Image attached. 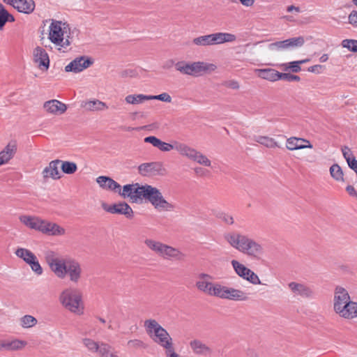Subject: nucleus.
Masks as SVG:
<instances>
[{
  "label": "nucleus",
  "instance_id": "864d4df0",
  "mask_svg": "<svg viewBox=\"0 0 357 357\" xmlns=\"http://www.w3.org/2000/svg\"><path fill=\"white\" fill-rule=\"evenodd\" d=\"M218 217L227 225H231L234 222L233 216L229 213H220Z\"/></svg>",
  "mask_w": 357,
  "mask_h": 357
},
{
  "label": "nucleus",
  "instance_id": "6ab92c4d",
  "mask_svg": "<svg viewBox=\"0 0 357 357\" xmlns=\"http://www.w3.org/2000/svg\"><path fill=\"white\" fill-rule=\"evenodd\" d=\"M43 109L48 114L59 116L66 112L67 106L58 100L52 99L45 101L43 105Z\"/></svg>",
  "mask_w": 357,
  "mask_h": 357
},
{
  "label": "nucleus",
  "instance_id": "72a5a7b5",
  "mask_svg": "<svg viewBox=\"0 0 357 357\" xmlns=\"http://www.w3.org/2000/svg\"><path fill=\"white\" fill-rule=\"evenodd\" d=\"M100 357H119L118 351L110 344L100 342L96 353Z\"/></svg>",
  "mask_w": 357,
  "mask_h": 357
},
{
  "label": "nucleus",
  "instance_id": "09e8293b",
  "mask_svg": "<svg viewBox=\"0 0 357 357\" xmlns=\"http://www.w3.org/2000/svg\"><path fill=\"white\" fill-rule=\"evenodd\" d=\"M127 345L128 348L132 349H146L147 347V344L139 339H132L128 340Z\"/></svg>",
  "mask_w": 357,
  "mask_h": 357
},
{
  "label": "nucleus",
  "instance_id": "c85d7f7f",
  "mask_svg": "<svg viewBox=\"0 0 357 357\" xmlns=\"http://www.w3.org/2000/svg\"><path fill=\"white\" fill-rule=\"evenodd\" d=\"M19 220L26 227L39 231L43 219L38 216L22 215Z\"/></svg>",
  "mask_w": 357,
  "mask_h": 357
},
{
  "label": "nucleus",
  "instance_id": "bf43d9fd",
  "mask_svg": "<svg viewBox=\"0 0 357 357\" xmlns=\"http://www.w3.org/2000/svg\"><path fill=\"white\" fill-rule=\"evenodd\" d=\"M346 190L350 195L357 197V192L352 185H348L346 188Z\"/></svg>",
  "mask_w": 357,
  "mask_h": 357
},
{
  "label": "nucleus",
  "instance_id": "b1692460",
  "mask_svg": "<svg viewBox=\"0 0 357 357\" xmlns=\"http://www.w3.org/2000/svg\"><path fill=\"white\" fill-rule=\"evenodd\" d=\"M192 353L196 356H206L212 354L213 350L206 343L199 339H193L189 342Z\"/></svg>",
  "mask_w": 357,
  "mask_h": 357
},
{
  "label": "nucleus",
  "instance_id": "338daca9",
  "mask_svg": "<svg viewBox=\"0 0 357 357\" xmlns=\"http://www.w3.org/2000/svg\"><path fill=\"white\" fill-rule=\"evenodd\" d=\"M99 320L101 323H103V324L105 323V320L102 318H99Z\"/></svg>",
  "mask_w": 357,
  "mask_h": 357
},
{
  "label": "nucleus",
  "instance_id": "4468645a",
  "mask_svg": "<svg viewBox=\"0 0 357 357\" xmlns=\"http://www.w3.org/2000/svg\"><path fill=\"white\" fill-rule=\"evenodd\" d=\"M27 344L26 340L17 337L0 339V351H20L25 349Z\"/></svg>",
  "mask_w": 357,
  "mask_h": 357
},
{
  "label": "nucleus",
  "instance_id": "c756f323",
  "mask_svg": "<svg viewBox=\"0 0 357 357\" xmlns=\"http://www.w3.org/2000/svg\"><path fill=\"white\" fill-rule=\"evenodd\" d=\"M211 278V277L208 274L202 273L199 275V280L196 282L197 288L208 296H210L214 284V283L206 280Z\"/></svg>",
  "mask_w": 357,
  "mask_h": 357
},
{
  "label": "nucleus",
  "instance_id": "aec40b11",
  "mask_svg": "<svg viewBox=\"0 0 357 357\" xmlns=\"http://www.w3.org/2000/svg\"><path fill=\"white\" fill-rule=\"evenodd\" d=\"M33 60L41 70H47L50 66L47 52L41 47H36L33 51Z\"/></svg>",
  "mask_w": 357,
  "mask_h": 357
},
{
  "label": "nucleus",
  "instance_id": "f257e3e1",
  "mask_svg": "<svg viewBox=\"0 0 357 357\" xmlns=\"http://www.w3.org/2000/svg\"><path fill=\"white\" fill-rule=\"evenodd\" d=\"M119 195L123 198H130L132 202L137 203L139 200L146 199L158 212H174L176 204L167 200L162 192L155 187L139 183L127 184L123 187Z\"/></svg>",
  "mask_w": 357,
  "mask_h": 357
},
{
  "label": "nucleus",
  "instance_id": "5701e85b",
  "mask_svg": "<svg viewBox=\"0 0 357 357\" xmlns=\"http://www.w3.org/2000/svg\"><path fill=\"white\" fill-rule=\"evenodd\" d=\"M288 287L291 293L296 296L307 298H312L314 296L312 289L303 283L291 282L288 284Z\"/></svg>",
  "mask_w": 357,
  "mask_h": 357
},
{
  "label": "nucleus",
  "instance_id": "8fccbe9b",
  "mask_svg": "<svg viewBox=\"0 0 357 357\" xmlns=\"http://www.w3.org/2000/svg\"><path fill=\"white\" fill-rule=\"evenodd\" d=\"M287 42L289 47H301L304 44L305 40L303 37L299 36L287 39Z\"/></svg>",
  "mask_w": 357,
  "mask_h": 357
},
{
  "label": "nucleus",
  "instance_id": "20e7f679",
  "mask_svg": "<svg viewBox=\"0 0 357 357\" xmlns=\"http://www.w3.org/2000/svg\"><path fill=\"white\" fill-rule=\"evenodd\" d=\"M60 304L68 312L75 315H82L84 313L85 305L82 292L77 289L68 287L64 289L59 296Z\"/></svg>",
  "mask_w": 357,
  "mask_h": 357
},
{
  "label": "nucleus",
  "instance_id": "052dcab7",
  "mask_svg": "<svg viewBox=\"0 0 357 357\" xmlns=\"http://www.w3.org/2000/svg\"><path fill=\"white\" fill-rule=\"evenodd\" d=\"M227 86L233 89H237L239 88V84L238 83L236 82V81H234V80H232V81H230L228 84H227Z\"/></svg>",
  "mask_w": 357,
  "mask_h": 357
},
{
  "label": "nucleus",
  "instance_id": "58836bf2",
  "mask_svg": "<svg viewBox=\"0 0 357 357\" xmlns=\"http://www.w3.org/2000/svg\"><path fill=\"white\" fill-rule=\"evenodd\" d=\"M19 321L20 326L23 328H32L35 326L38 323L37 319L34 317L29 314L22 316L20 319Z\"/></svg>",
  "mask_w": 357,
  "mask_h": 357
},
{
  "label": "nucleus",
  "instance_id": "c03bdc74",
  "mask_svg": "<svg viewBox=\"0 0 357 357\" xmlns=\"http://www.w3.org/2000/svg\"><path fill=\"white\" fill-rule=\"evenodd\" d=\"M355 319H357V301L351 300V302L343 319L353 320Z\"/></svg>",
  "mask_w": 357,
  "mask_h": 357
},
{
  "label": "nucleus",
  "instance_id": "f8f14e48",
  "mask_svg": "<svg viewBox=\"0 0 357 357\" xmlns=\"http://www.w3.org/2000/svg\"><path fill=\"white\" fill-rule=\"evenodd\" d=\"M66 277L73 284H78L82 280L83 278V268L78 261L74 259H68V266L65 273Z\"/></svg>",
  "mask_w": 357,
  "mask_h": 357
},
{
  "label": "nucleus",
  "instance_id": "a878e982",
  "mask_svg": "<svg viewBox=\"0 0 357 357\" xmlns=\"http://www.w3.org/2000/svg\"><path fill=\"white\" fill-rule=\"evenodd\" d=\"M60 163L61 160L58 159L51 161L43 170V177L45 179L52 178L53 180H58L61 178V174L59 170Z\"/></svg>",
  "mask_w": 357,
  "mask_h": 357
},
{
  "label": "nucleus",
  "instance_id": "4d7b16f0",
  "mask_svg": "<svg viewBox=\"0 0 357 357\" xmlns=\"http://www.w3.org/2000/svg\"><path fill=\"white\" fill-rule=\"evenodd\" d=\"M255 73L260 77L263 79L268 78V70L267 69H256Z\"/></svg>",
  "mask_w": 357,
  "mask_h": 357
},
{
  "label": "nucleus",
  "instance_id": "9b49d317",
  "mask_svg": "<svg viewBox=\"0 0 357 357\" xmlns=\"http://www.w3.org/2000/svg\"><path fill=\"white\" fill-rule=\"evenodd\" d=\"M15 254L17 257L20 258L27 264L30 266L31 271L37 275L43 274V268L41 267L37 257L31 250L24 248H18L15 250Z\"/></svg>",
  "mask_w": 357,
  "mask_h": 357
},
{
  "label": "nucleus",
  "instance_id": "c9c22d12",
  "mask_svg": "<svg viewBox=\"0 0 357 357\" xmlns=\"http://www.w3.org/2000/svg\"><path fill=\"white\" fill-rule=\"evenodd\" d=\"M146 100H149V96L144 94H129L125 97V102L128 105H139Z\"/></svg>",
  "mask_w": 357,
  "mask_h": 357
},
{
  "label": "nucleus",
  "instance_id": "0eeeda50",
  "mask_svg": "<svg viewBox=\"0 0 357 357\" xmlns=\"http://www.w3.org/2000/svg\"><path fill=\"white\" fill-rule=\"evenodd\" d=\"M145 245L158 256L165 259L183 261L185 255L179 249L151 238L144 241Z\"/></svg>",
  "mask_w": 357,
  "mask_h": 357
},
{
  "label": "nucleus",
  "instance_id": "4c0bfd02",
  "mask_svg": "<svg viewBox=\"0 0 357 357\" xmlns=\"http://www.w3.org/2000/svg\"><path fill=\"white\" fill-rule=\"evenodd\" d=\"M269 73H271L272 74H275L278 76V79H280L282 80H285L287 82H299L301 80V78L298 75H295L290 73H278L275 71V70L269 69ZM271 77V73H269V78Z\"/></svg>",
  "mask_w": 357,
  "mask_h": 357
},
{
  "label": "nucleus",
  "instance_id": "423d86ee",
  "mask_svg": "<svg viewBox=\"0 0 357 357\" xmlns=\"http://www.w3.org/2000/svg\"><path fill=\"white\" fill-rule=\"evenodd\" d=\"M175 68L183 75L197 77L214 73L218 66L213 63L206 61L188 62L181 61L176 63Z\"/></svg>",
  "mask_w": 357,
  "mask_h": 357
},
{
  "label": "nucleus",
  "instance_id": "39448f33",
  "mask_svg": "<svg viewBox=\"0 0 357 357\" xmlns=\"http://www.w3.org/2000/svg\"><path fill=\"white\" fill-rule=\"evenodd\" d=\"M68 29V24L66 22L52 20L51 24L49 26L48 39L59 51L66 52L71 44L70 36H65Z\"/></svg>",
  "mask_w": 357,
  "mask_h": 357
},
{
  "label": "nucleus",
  "instance_id": "412c9836",
  "mask_svg": "<svg viewBox=\"0 0 357 357\" xmlns=\"http://www.w3.org/2000/svg\"><path fill=\"white\" fill-rule=\"evenodd\" d=\"M4 3L12 6L19 12L25 14L31 13L35 8L33 0H3Z\"/></svg>",
  "mask_w": 357,
  "mask_h": 357
},
{
  "label": "nucleus",
  "instance_id": "cd10ccee",
  "mask_svg": "<svg viewBox=\"0 0 357 357\" xmlns=\"http://www.w3.org/2000/svg\"><path fill=\"white\" fill-rule=\"evenodd\" d=\"M286 147L290 151L312 149L313 146L310 142L304 138L292 137L287 140Z\"/></svg>",
  "mask_w": 357,
  "mask_h": 357
},
{
  "label": "nucleus",
  "instance_id": "7ed1b4c3",
  "mask_svg": "<svg viewBox=\"0 0 357 357\" xmlns=\"http://www.w3.org/2000/svg\"><path fill=\"white\" fill-rule=\"evenodd\" d=\"M225 238L231 247L248 255L259 257L263 252L261 245L248 236L229 233Z\"/></svg>",
  "mask_w": 357,
  "mask_h": 357
},
{
  "label": "nucleus",
  "instance_id": "774afa93",
  "mask_svg": "<svg viewBox=\"0 0 357 357\" xmlns=\"http://www.w3.org/2000/svg\"><path fill=\"white\" fill-rule=\"evenodd\" d=\"M352 2L357 7V0H352Z\"/></svg>",
  "mask_w": 357,
  "mask_h": 357
},
{
  "label": "nucleus",
  "instance_id": "49530a36",
  "mask_svg": "<svg viewBox=\"0 0 357 357\" xmlns=\"http://www.w3.org/2000/svg\"><path fill=\"white\" fill-rule=\"evenodd\" d=\"M341 45L349 52L357 53V40L356 39H344L341 42Z\"/></svg>",
  "mask_w": 357,
  "mask_h": 357
},
{
  "label": "nucleus",
  "instance_id": "680f3d73",
  "mask_svg": "<svg viewBox=\"0 0 357 357\" xmlns=\"http://www.w3.org/2000/svg\"><path fill=\"white\" fill-rule=\"evenodd\" d=\"M287 12H289V13H291L292 11H296L297 13H299L301 11L299 7H296L294 6H288L287 8Z\"/></svg>",
  "mask_w": 357,
  "mask_h": 357
},
{
  "label": "nucleus",
  "instance_id": "dca6fc26",
  "mask_svg": "<svg viewBox=\"0 0 357 357\" xmlns=\"http://www.w3.org/2000/svg\"><path fill=\"white\" fill-rule=\"evenodd\" d=\"M231 263L236 273L239 277L248 280V282L254 284L261 283L258 276L252 271L247 268L245 266L234 259L232 260Z\"/></svg>",
  "mask_w": 357,
  "mask_h": 357
},
{
  "label": "nucleus",
  "instance_id": "4be33fe9",
  "mask_svg": "<svg viewBox=\"0 0 357 357\" xmlns=\"http://www.w3.org/2000/svg\"><path fill=\"white\" fill-rule=\"evenodd\" d=\"M17 144L15 141L9 142L0 151V166L8 164L15 155Z\"/></svg>",
  "mask_w": 357,
  "mask_h": 357
},
{
  "label": "nucleus",
  "instance_id": "37998d69",
  "mask_svg": "<svg viewBox=\"0 0 357 357\" xmlns=\"http://www.w3.org/2000/svg\"><path fill=\"white\" fill-rule=\"evenodd\" d=\"M192 43L197 46H210L213 45L211 34L201 36L195 38Z\"/></svg>",
  "mask_w": 357,
  "mask_h": 357
},
{
  "label": "nucleus",
  "instance_id": "a19ab883",
  "mask_svg": "<svg viewBox=\"0 0 357 357\" xmlns=\"http://www.w3.org/2000/svg\"><path fill=\"white\" fill-rule=\"evenodd\" d=\"M227 287V286H224L220 283H214L210 296L225 299Z\"/></svg>",
  "mask_w": 357,
  "mask_h": 357
},
{
  "label": "nucleus",
  "instance_id": "ea45409f",
  "mask_svg": "<svg viewBox=\"0 0 357 357\" xmlns=\"http://www.w3.org/2000/svg\"><path fill=\"white\" fill-rule=\"evenodd\" d=\"M14 17L9 14L4 6L0 3V30H2L7 22H14Z\"/></svg>",
  "mask_w": 357,
  "mask_h": 357
},
{
  "label": "nucleus",
  "instance_id": "bb28decb",
  "mask_svg": "<svg viewBox=\"0 0 357 357\" xmlns=\"http://www.w3.org/2000/svg\"><path fill=\"white\" fill-rule=\"evenodd\" d=\"M144 142L152 144L154 147L158 148L160 151L163 152H169L172 150L176 149V142L173 141L172 143H167L155 136H149L144 138Z\"/></svg>",
  "mask_w": 357,
  "mask_h": 357
},
{
  "label": "nucleus",
  "instance_id": "13d9d810",
  "mask_svg": "<svg viewBox=\"0 0 357 357\" xmlns=\"http://www.w3.org/2000/svg\"><path fill=\"white\" fill-rule=\"evenodd\" d=\"M255 140L261 144L267 146L268 144V138L266 137L263 136H256L255 137Z\"/></svg>",
  "mask_w": 357,
  "mask_h": 357
},
{
  "label": "nucleus",
  "instance_id": "79ce46f5",
  "mask_svg": "<svg viewBox=\"0 0 357 357\" xmlns=\"http://www.w3.org/2000/svg\"><path fill=\"white\" fill-rule=\"evenodd\" d=\"M61 171L67 174H73L77 170V164L74 162L61 160Z\"/></svg>",
  "mask_w": 357,
  "mask_h": 357
},
{
  "label": "nucleus",
  "instance_id": "69168bd1",
  "mask_svg": "<svg viewBox=\"0 0 357 357\" xmlns=\"http://www.w3.org/2000/svg\"><path fill=\"white\" fill-rule=\"evenodd\" d=\"M310 61V59H303V60H300V61H298V63H299V66H301V64H303V63H307Z\"/></svg>",
  "mask_w": 357,
  "mask_h": 357
},
{
  "label": "nucleus",
  "instance_id": "473e14b6",
  "mask_svg": "<svg viewBox=\"0 0 357 357\" xmlns=\"http://www.w3.org/2000/svg\"><path fill=\"white\" fill-rule=\"evenodd\" d=\"M82 107H84L86 110L91 112H99L108 108V106L105 102L98 99L85 101L82 103Z\"/></svg>",
  "mask_w": 357,
  "mask_h": 357
},
{
  "label": "nucleus",
  "instance_id": "e2e57ef3",
  "mask_svg": "<svg viewBox=\"0 0 357 357\" xmlns=\"http://www.w3.org/2000/svg\"><path fill=\"white\" fill-rule=\"evenodd\" d=\"M328 60V54H324L319 57V61L321 63H325Z\"/></svg>",
  "mask_w": 357,
  "mask_h": 357
},
{
  "label": "nucleus",
  "instance_id": "6e6d98bb",
  "mask_svg": "<svg viewBox=\"0 0 357 357\" xmlns=\"http://www.w3.org/2000/svg\"><path fill=\"white\" fill-rule=\"evenodd\" d=\"M324 66L319 65V64L312 66L309 67L307 69V70L309 72L313 73H317V74L321 73L324 71Z\"/></svg>",
  "mask_w": 357,
  "mask_h": 357
},
{
  "label": "nucleus",
  "instance_id": "f3484780",
  "mask_svg": "<svg viewBox=\"0 0 357 357\" xmlns=\"http://www.w3.org/2000/svg\"><path fill=\"white\" fill-rule=\"evenodd\" d=\"M39 232L47 236H61L66 234V231L59 224L43 219Z\"/></svg>",
  "mask_w": 357,
  "mask_h": 357
},
{
  "label": "nucleus",
  "instance_id": "9d476101",
  "mask_svg": "<svg viewBox=\"0 0 357 357\" xmlns=\"http://www.w3.org/2000/svg\"><path fill=\"white\" fill-rule=\"evenodd\" d=\"M46 261L54 274L60 279L65 278L68 259L58 256L54 252H49L45 257Z\"/></svg>",
  "mask_w": 357,
  "mask_h": 357
},
{
  "label": "nucleus",
  "instance_id": "e433bc0d",
  "mask_svg": "<svg viewBox=\"0 0 357 357\" xmlns=\"http://www.w3.org/2000/svg\"><path fill=\"white\" fill-rule=\"evenodd\" d=\"M81 342L84 348L92 354H96L99 348L100 342H97L89 337H84L82 339Z\"/></svg>",
  "mask_w": 357,
  "mask_h": 357
},
{
  "label": "nucleus",
  "instance_id": "3c124183",
  "mask_svg": "<svg viewBox=\"0 0 357 357\" xmlns=\"http://www.w3.org/2000/svg\"><path fill=\"white\" fill-rule=\"evenodd\" d=\"M269 48L274 50H285L289 48L287 40L278 41L269 44Z\"/></svg>",
  "mask_w": 357,
  "mask_h": 357
},
{
  "label": "nucleus",
  "instance_id": "2eb2a0df",
  "mask_svg": "<svg viewBox=\"0 0 357 357\" xmlns=\"http://www.w3.org/2000/svg\"><path fill=\"white\" fill-rule=\"evenodd\" d=\"M101 206L104 211L112 214L123 215L130 219L133 217L134 213L132 208L126 202H119L111 205L102 202Z\"/></svg>",
  "mask_w": 357,
  "mask_h": 357
},
{
  "label": "nucleus",
  "instance_id": "0e129e2a",
  "mask_svg": "<svg viewBox=\"0 0 357 357\" xmlns=\"http://www.w3.org/2000/svg\"><path fill=\"white\" fill-rule=\"evenodd\" d=\"M271 73V77L269 78V80H271V81H275V80H278V76L275 75V74H272Z\"/></svg>",
  "mask_w": 357,
  "mask_h": 357
},
{
  "label": "nucleus",
  "instance_id": "6e6552de",
  "mask_svg": "<svg viewBox=\"0 0 357 357\" xmlns=\"http://www.w3.org/2000/svg\"><path fill=\"white\" fill-rule=\"evenodd\" d=\"M175 151L182 157L195 162L200 165L207 167H212L211 160L206 155L185 143L176 141Z\"/></svg>",
  "mask_w": 357,
  "mask_h": 357
},
{
  "label": "nucleus",
  "instance_id": "5fc2aeb1",
  "mask_svg": "<svg viewBox=\"0 0 357 357\" xmlns=\"http://www.w3.org/2000/svg\"><path fill=\"white\" fill-rule=\"evenodd\" d=\"M349 23L354 27L357 28V11L352 10L348 17Z\"/></svg>",
  "mask_w": 357,
  "mask_h": 357
},
{
  "label": "nucleus",
  "instance_id": "a18cd8bd",
  "mask_svg": "<svg viewBox=\"0 0 357 357\" xmlns=\"http://www.w3.org/2000/svg\"><path fill=\"white\" fill-rule=\"evenodd\" d=\"M330 174L331 176L337 181H342L344 180L343 172L341 167L337 164H334L330 167Z\"/></svg>",
  "mask_w": 357,
  "mask_h": 357
},
{
  "label": "nucleus",
  "instance_id": "1a4fd4ad",
  "mask_svg": "<svg viewBox=\"0 0 357 357\" xmlns=\"http://www.w3.org/2000/svg\"><path fill=\"white\" fill-rule=\"evenodd\" d=\"M351 302V298L349 291L343 287L337 286L333 298V310L335 314L344 319Z\"/></svg>",
  "mask_w": 357,
  "mask_h": 357
},
{
  "label": "nucleus",
  "instance_id": "603ef678",
  "mask_svg": "<svg viewBox=\"0 0 357 357\" xmlns=\"http://www.w3.org/2000/svg\"><path fill=\"white\" fill-rule=\"evenodd\" d=\"M150 100H158L165 102H171L172 97L167 93H162L156 96H149Z\"/></svg>",
  "mask_w": 357,
  "mask_h": 357
},
{
  "label": "nucleus",
  "instance_id": "ddd939ff",
  "mask_svg": "<svg viewBox=\"0 0 357 357\" xmlns=\"http://www.w3.org/2000/svg\"><path fill=\"white\" fill-rule=\"evenodd\" d=\"M138 173L142 176L163 175L165 169L161 162H144L138 166Z\"/></svg>",
  "mask_w": 357,
  "mask_h": 357
},
{
  "label": "nucleus",
  "instance_id": "2f4dec72",
  "mask_svg": "<svg viewBox=\"0 0 357 357\" xmlns=\"http://www.w3.org/2000/svg\"><path fill=\"white\" fill-rule=\"evenodd\" d=\"M211 37L213 45L234 42L236 39V36L232 33L222 32L211 33Z\"/></svg>",
  "mask_w": 357,
  "mask_h": 357
},
{
  "label": "nucleus",
  "instance_id": "f03ea898",
  "mask_svg": "<svg viewBox=\"0 0 357 357\" xmlns=\"http://www.w3.org/2000/svg\"><path fill=\"white\" fill-rule=\"evenodd\" d=\"M144 327L149 337L165 350L167 357H170L172 354L175 353L172 338L167 331L155 319H146L144 322Z\"/></svg>",
  "mask_w": 357,
  "mask_h": 357
},
{
  "label": "nucleus",
  "instance_id": "7c9ffc66",
  "mask_svg": "<svg viewBox=\"0 0 357 357\" xmlns=\"http://www.w3.org/2000/svg\"><path fill=\"white\" fill-rule=\"evenodd\" d=\"M225 299L235 301H246L249 299V296L247 293L241 289L227 287Z\"/></svg>",
  "mask_w": 357,
  "mask_h": 357
},
{
  "label": "nucleus",
  "instance_id": "de8ad7c7",
  "mask_svg": "<svg viewBox=\"0 0 357 357\" xmlns=\"http://www.w3.org/2000/svg\"><path fill=\"white\" fill-rule=\"evenodd\" d=\"M281 67L283 70H289L292 73H298L301 70V67L299 66L298 61L282 63Z\"/></svg>",
  "mask_w": 357,
  "mask_h": 357
},
{
  "label": "nucleus",
  "instance_id": "393cba45",
  "mask_svg": "<svg viewBox=\"0 0 357 357\" xmlns=\"http://www.w3.org/2000/svg\"><path fill=\"white\" fill-rule=\"evenodd\" d=\"M96 182L103 190L118 192L119 194V192H122L120 184L109 176H100L96 178Z\"/></svg>",
  "mask_w": 357,
  "mask_h": 357
},
{
  "label": "nucleus",
  "instance_id": "a211bd4d",
  "mask_svg": "<svg viewBox=\"0 0 357 357\" xmlns=\"http://www.w3.org/2000/svg\"><path fill=\"white\" fill-rule=\"evenodd\" d=\"M93 64V60L86 56L75 58L65 67L66 72L80 73Z\"/></svg>",
  "mask_w": 357,
  "mask_h": 357
},
{
  "label": "nucleus",
  "instance_id": "f704fd0d",
  "mask_svg": "<svg viewBox=\"0 0 357 357\" xmlns=\"http://www.w3.org/2000/svg\"><path fill=\"white\" fill-rule=\"evenodd\" d=\"M342 152L349 167L357 174V160H356L351 149L347 146H344L342 149Z\"/></svg>",
  "mask_w": 357,
  "mask_h": 357
}]
</instances>
